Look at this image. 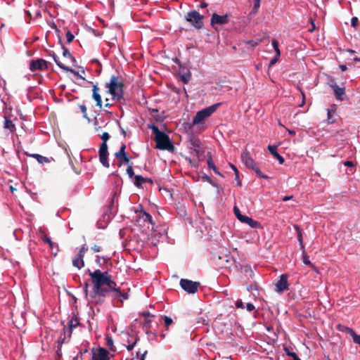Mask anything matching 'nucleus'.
Listing matches in <instances>:
<instances>
[{
	"label": "nucleus",
	"mask_w": 360,
	"mask_h": 360,
	"mask_svg": "<svg viewBox=\"0 0 360 360\" xmlns=\"http://www.w3.org/2000/svg\"><path fill=\"white\" fill-rule=\"evenodd\" d=\"M64 33L66 39L65 42L68 44L71 43L75 38V34L68 28L64 29Z\"/></svg>",
	"instance_id": "nucleus-27"
},
{
	"label": "nucleus",
	"mask_w": 360,
	"mask_h": 360,
	"mask_svg": "<svg viewBox=\"0 0 360 360\" xmlns=\"http://www.w3.org/2000/svg\"><path fill=\"white\" fill-rule=\"evenodd\" d=\"M99 160L101 163L105 167H109V162H108V145L107 142H102L99 147Z\"/></svg>",
	"instance_id": "nucleus-8"
},
{
	"label": "nucleus",
	"mask_w": 360,
	"mask_h": 360,
	"mask_svg": "<svg viewBox=\"0 0 360 360\" xmlns=\"http://www.w3.org/2000/svg\"><path fill=\"white\" fill-rule=\"evenodd\" d=\"M84 291L86 295H88V292H89V283H88V282H86L84 283Z\"/></svg>",
	"instance_id": "nucleus-63"
},
{
	"label": "nucleus",
	"mask_w": 360,
	"mask_h": 360,
	"mask_svg": "<svg viewBox=\"0 0 360 360\" xmlns=\"http://www.w3.org/2000/svg\"><path fill=\"white\" fill-rule=\"evenodd\" d=\"M185 159L191 167H198V163L200 161V160H198V159L193 160L191 158H188V157H186Z\"/></svg>",
	"instance_id": "nucleus-38"
},
{
	"label": "nucleus",
	"mask_w": 360,
	"mask_h": 360,
	"mask_svg": "<svg viewBox=\"0 0 360 360\" xmlns=\"http://www.w3.org/2000/svg\"><path fill=\"white\" fill-rule=\"evenodd\" d=\"M146 182V178L143 177L141 175H136L134 176V185L137 187H141L143 183Z\"/></svg>",
	"instance_id": "nucleus-31"
},
{
	"label": "nucleus",
	"mask_w": 360,
	"mask_h": 360,
	"mask_svg": "<svg viewBox=\"0 0 360 360\" xmlns=\"http://www.w3.org/2000/svg\"><path fill=\"white\" fill-rule=\"evenodd\" d=\"M84 256H83L81 254H77L75 257L72 260V265L77 268L78 269H81L82 267L84 266Z\"/></svg>",
	"instance_id": "nucleus-22"
},
{
	"label": "nucleus",
	"mask_w": 360,
	"mask_h": 360,
	"mask_svg": "<svg viewBox=\"0 0 360 360\" xmlns=\"http://www.w3.org/2000/svg\"><path fill=\"white\" fill-rule=\"evenodd\" d=\"M240 221L248 224L251 228H259L261 226L259 222L248 216H245Z\"/></svg>",
	"instance_id": "nucleus-25"
},
{
	"label": "nucleus",
	"mask_w": 360,
	"mask_h": 360,
	"mask_svg": "<svg viewBox=\"0 0 360 360\" xmlns=\"http://www.w3.org/2000/svg\"><path fill=\"white\" fill-rule=\"evenodd\" d=\"M127 174L129 175L130 178L133 177L134 175V169L131 165H129L127 169Z\"/></svg>",
	"instance_id": "nucleus-49"
},
{
	"label": "nucleus",
	"mask_w": 360,
	"mask_h": 360,
	"mask_svg": "<svg viewBox=\"0 0 360 360\" xmlns=\"http://www.w3.org/2000/svg\"><path fill=\"white\" fill-rule=\"evenodd\" d=\"M179 284L184 290L190 294L196 292L200 286L199 282L193 281L186 278H181Z\"/></svg>",
	"instance_id": "nucleus-6"
},
{
	"label": "nucleus",
	"mask_w": 360,
	"mask_h": 360,
	"mask_svg": "<svg viewBox=\"0 0 360 360\" xmlns=\"http://www.w3.org/2000/svg\"><path fill=\"white\" fill-rule=\"evenodd\" d=\"M191 75L190 72H188V73L181 75V79L184 84L188 83V82L191 79Z\"/></svg>",
	"instance_id": "nucleus-43"
},
{
	"label": "nucleus",
	"mask_w": 360,
	"mask_h": 360,
	"mask_svg": "<svg viewBox=\"0 0 360 360\" xmlns=\"http://www.w3.org/2000/svg\"><path fill=\"white\" fill-rule=\"evenodd\" d=\"M229 165H230V167H231V169L234 172L235 180L237 181L238 186H242V183H241V181L240 180L238 169H237V167L234 165H233L231 163H229Z\"/></svg>",
	"instance_id": "nucleus-30"
},
{
	"label": "nucleus",
	"mask_w": 360,
	"mask_h": 360,
	"mask_svg": "<svg viewBox=\"0 0 360 360\" xmlns=\"http://www.w3.org/2000/svg\"><path fill=\"white\" fill-rule=\"evenodd\" d=\"M88 250V248L86 247H85L84 245L82 246L81 248V249L79 250V251L78 252V254H81L83 256H84L85 255V252Z\"/></svg>",
	"instance_id": "nucleus-58"
},
{
	"label": "nucleus",
	"mask_w": 360,
	"mask_h": 360,
	"mask_svg": "<svg viewBox=\"0 0 360 360\" xmlns=\"http://www.w3.org/2000/svg\"><path fill=\"white\" fill-rule=\"evenodd\" d=\"M207 158H208L207 160V163L208 168L210 169H212L216 174L223 176V175L219 172L218 169L215 166V165L212 160V155L210 153H207Z\"/></svg>",
	"instance_id": "nucleus-26"
},
{
	"label": "nucleus",
	"mask_w": 360,
	"mask_h": 360,
	"mask_svg": "<svg viewBox=\"0 0 360 360\" xmlns=\"http://www.w3.org/2000/svg\"><path fill=\"white\" fill-rule=\"evenodd\" d=\"M79 108L81 110V111L83 113V117L86 119H89L88 116H87V112H86V107L85 105H79Z\"/></svg>",
	"instance_id": "nucleus-47"
},
{
	"label": "nucleus",
	"mask_w": 360,
	"mask_h": 360,
	"mask_svg": "<svg viewBox=\"0 0 360 360\" xmlns=\"http://www.w3.org/2000/svg\"><path fill=\"white\" fill-rule=\"evenodd\" d=\"M202 19L203 16L195 10L188 12L186 15V20L198 29L203 27Z\"/></svg>",
	"instance_id": "nucleus-5"
},
{
	"label": "nucleus",
	"mask_w": 360,
	"mask_h": 360,
	"mask_svg": "<svg viewBox=\"0 0 360 360\" xmlns=\"http://www.w3.org/2000/svg\"><path fill=\"white\" fill-rule=\"evenodd\" d=\"M87 272L91 277L93 290L95 292L103 290L111 292L112 298L117 300L121 304L129 298L128 293L122 292L120 288L117 287V283L112 279L108 271H101L100 269L91 271L88 269Z\"/></svg>",
	"instance_id": "nucleus-1"
},
{
	"label": "nucleus",
	"mask_w": 360,
	"mask_h": 360,
	"mask_svg": "<svg viewBox=\"0 0 360 360\" xmlns=\"http://www.w3.org/2000/svg\"><path fill=\"white\" fill-rule=\"evenodd\" d=\"M115 196H116V193H114L113 196L112 197V198L110 200V205H109L110 209H111L114 205V201H115Z\"/></svg>",
	"instance_id": "nucleus-62"
},
{
	"label": "nucleus",
	"mask_w": 360,
	"mask_h": 360,
	"mask_svg": "<svg viewBox=\"0 0 360 360\" xmlns=\"http://www.w3.org/2000/svg\"><path fill=\"white\" fill-rule=\"evenodd\" d=\"M32 156L39 163L44 164L50 162V160L48 158L42 156L41 155L33 154L32 155Z\"/></svg>",
	"instance_id": "nucleus-32"
},
{
	"label": "nucleus",
	"mask_w": 360,
	"mask_h": 360,
	"mask_svg": "<svg viewBox=\"0 0 360 360\" xmlns=\"http://www.w3.org/2000/svg\"><path fill=\"white\" fill-rule=\"evenodd\" d=\"M343 165L345 166L348 167H354V163L352 161H345V162H343Z\"/></svg>",
	"instance_id": "nucleus-61"
},
{
	"label": "nucleus",
	"mask_w": 360,
	"mask_h": 360,
	"mask_svg": "<svg viewBox=\"0 0 360 360\" xmlns=\"http://www.w3.org/2000/svg\"><path fill=\"white\" fill-rule=\"evenodd\" d=\"M200 148H196V150H191V154L193 155L196 158V159H200Z\"/></svg>",
	"instance_id": "nucleus-48"
},
{
	"label": "nucleus",
	"mask_w": 360,
	"mask_h": 360,
	"mask_svg": "<svg viewBox=\"0 0 360 360\" xmlns=\"http://www.w3.org/2000/svg\"><path fill=\"white\" fill-rule=\"evenodd\" d=\"M339 328H341L342 331H345L346 333L350 334L352 336L353 341L360 345V335H356L355 332L350 328L339 326Z\"/></svg>",
	"instance_id": "nucleus-20"
},
{
	"label": "nucleus",
	"mask_w": 360,
	"mask_h": 360,
	"mask_svg": "<svg viewBox=\"0 0 360 360\" xmlns=\"http://www.w3.org/2000/svg\"><path fill=\"white\" fill-rule=\"evenodd\" d=\"M236 307L237 308H241L243 309L245 307V305L241 300H238L236 302Z\"/></svg>",
	"instance_id": "nucleus-54"
},
{
	"label": "nucleus",
	"mask_w": 360,
	"mask_h": 360,
	"mask_svg": "<svg viewBox=\"0 0 360 360\" xmlns=\"http://www.w3.org/2000/svg\"><path fill=\"white\" fill-rule=\"evenodd\" d=\"M110 137V136L108 132H103L101 136L103 142H107L109 140Z\"/></svg>",
	"instance_id": "nucleus-51"
},
{
	"label": "nucleus",
	"mask_w": 360,
	"mask_h": 360,
	"mask_svg": "<svg viewBox=\"0 0 360 360\" xmlns=\"http://www.w3.org/2000/svg\"><path fill=\"white\" fill-rule=\"evenodd\" d=\"M91 250L95 252H98L101 250V247H100L97 245H95L93 247H91Z\"/></svg>",
	"instance_id": "nucleus-57"
},
{
	"label": "nucleus",
	"mask_w": 360,
	"mask_h": 360,
	"mask_svg": "<svg viewBox=\"0 0 360 360\" xmlns=\"http://www.w3.org/2000/svg\"><path fill=\"white\" fill-rule=\"evenodd\" d=\"M56 33H57V37L58 39V43L60 44V45H63V41L62 40V37L60 35V31L56 29Z\"/></svg>",
	"instance_id": "nucleus-56"
},
{
	"label": "nucleus",
	"mask_w": 360,
	"mask_h": 360,
	"mask_svg": "<svg viewBox=\"0 0 360 360\" xmlns=\"http://www.w3.org/2000/svg\"><path fill=\"white\" fill-rule=\"evenodd\" d=\"M252 170H254L255 172V173L257 174V175L260 177V178H262V179H269V176L267 175H265L264 174L261 170L259 169V167L257 166L255 167Z\"/></svg>",
	"instance_id": "nucleus-41"
},
{
	"label": "nucleus",
	"mask_w": 360,
	"mask_h": 360,
	"mask_svg": "<svg viewBox=\"0 0 360 360\" xmlns=\"http://www.w3.org/2000/svg\"><path fill=\"white\" fill-rule=\"evenodd\" d=\"M148 354V351L145 350L142 354L140 352H137L136 356L133 357L131 360H145V356Z\"/></svg>",
	"instance_id": "nucleus-37"
},
{
	"label": "nucleus",
	"mask_w": 360,
	"mask_h": 360,
	"mask_svg": "<svg viewBox=\"0 0 360 360\" xmlns=\"http://www.w3.org/2000/svg\"><path fill=\"white\" fill-rule=\"evenodd\" d=\"M330 86L334 91L335 96L337 100L345 101L347 98L345 88L340 87L337 84H331Z\"/></svg>",
	"instance_id": "nucleus-13"
},
{
	"label": "nucleus",
	"mask_w": 360,
	"mask_h": 360,
	"mask_svg": "<svg viewBox=\"0 0 360 360\" xmlns=\"http://www.w3.org/2000/svg\"><path fill=\"white\" fill-rule=\"evenodd\" d=\"M165 326L168 329L169 326L172 324L173 321L169 316H164Z\"/></svg>",
	"instance_id": "nucleus-45"
},
{
	"label": "nucleus",
	"mask_w": 360,
	"mask_h": 360,
	"mask_svg": "<svg viewBox=\"0 0 360 360\" xmlns=\"http://www.w3.org/2000/svg\"><path fill=\"white\" fill-rule=\"evenodd\" d=\"M202 179L204 180H205L206 181L210 183V184H212V180L211 179V178L210 176H208L207 175H205L202 177Z\"/></svg>",
	"instance_id": "nucleus-64"
},
{
	"label": "nucleus",
	"mask_w": 360,
	"mask_h": 360,
	"mask_svg": "<svg viewBox=\"0 0 360 360\" xmlns=\"http://www.w3.org/2000/svg\"><path fill=\"white\" fill-rule=\"evenodd\" d=\"M268 150L270 152V153L275 158H276L278 160V162H279L280 165L283 164V162L285 161L284 158L280 154H278V153L277 152V146H276L269 145L268 146Z\"/></svg>",
	"instance_id": "nucleus-23"
},
{
	"label": "nucleus",
	"mask_w": 360,
	"mask_h": 360,
	"mask_svg": "<svg viewBox=\"0 0 360 360\" xmlns=\"http://www.w3.org/2000/svg\"><path fill=\"white\" fill-rule=\"evenodd\" d=\"M220 105V103H215L210 107H207L198 111L193 120V124H198L207 117H210L212 113H214L217 110Z\"/></svg>",
	"instance_id": "nucleus-4"
},
{
	"label": "nucleus",
	"mask_w": 360,
	"mask_h": 360,
	"mask_svg": "<svg viewBox=\"0 0 360 360\" xmlns=\"http://www.w3.org/2000/svg\"><path fill=\"white\" fill-rule=\"evenodd\" d=\"M4 127L10 131L13 132L15 130V126L11 120L5 117Z\"/></svg>",
	"instance_id": "nucleus-29"
},
{
	"label": "nucleus",
	"mask_w": 360,
	"mask_h": 360,
	"mask_svg": "<svg viewBox=\"0 0 360 360\" xmlns=\"http://www.w3.org/2000/svg\"><path fill=\"white\" fill-rule=\"evenodd\" d=\"M295 229L297 231V240L300 243V248H301V249L304 250V247L303 245V239H302V234L301 229L297 226H295Z\"/></svg>",
	"instance_id": "nucleus-36"
},
{
	"label": "nucleus",
	"mask_w": 360,
	"mask_h": 360,
	"mask_svg": "<svg viewBox=\"0 0 360 360\" xmlns=\"http://www.w3.org/2000/svg\"><path fill=\"white\" fill-rule=\"evenodd\" d=\"M260 1L261 0H254V7H253V11L255 13H257L259 6H260Z\"/></svg>",
	"instance_id": "nucleus-50"
},
{
	"label": "nucleus",
	"mask_w": 360,
	"mask_h": 360,
	"mask_svg": "<svg viewBox=\"0 0 360 360\" xmlns=\"http://www.w3.org/2000/svg\"><path fill=\"white\" fill-rule=\"evenodd\" d=\"M333 111L331 110H328V123L333 124L335 122V120L333 118L332 115Z\"/></svg>",
	"instance_id": "nucleus-46"
},
{
	"label": "nucleus",
	"mask_w": 360,
	"mask_h": 360,
	"mask_svg": "<svg viewBox=\"0 0 360 360\" xmlns=\"http://www.w3.org/2000/svg\"><path fill=\"white\" fill-rule=\"evenodd\" d=\"M188 143V148L191 150H196V148H200V139L194 136L189 138Z\"/></svg>",
	"instance_id": "nucleus-21"
},
{
	"label": "nucleus",
	"mask_w": 360,
	"mask_h": 360,
	"mask_svg": "<svg viewBox=\"0 0 360 360\" xmlns=\"http://www.w3.org/2000/svg\"><path fill=\"white\" fill-rule=\"evenodd\" d=\"M149 129H150L153 134H155L154 140L156 143L157 148L162 150H168L169 152L174 150L175 147L166 133L160 131L155 124L150 125Z\"/></svg>",
	"instance_id": "nucleus-2"
},
{
	"label": "nucleus",
	"mask_w": 360,
	"mask_h": 360,
	"mask_svg": "<svg viewBox=\"0 0 360 360\" xmlns=\"http://www.w3.org/2000/svg\"><path fill=\"white\" fill-rule=\"evenodd\" d=\"M119 161H120V164H119V167H121L122 166V162H124L126 164H129L130 162V159L128 157L127 154H125V155H118V157H115Z\"/></svg>",
	"instance_id": "nucleus-33"
},
{
	"label": "nucleus",
	"mask_w": 360,
	"mask_h": 360,
	"mask_svg": "<svg viewBox=\"0 0 360 360\" xmlns=\"http://www.w3.org/2000/svg\"><path fill=\"white\" fill-rule=\"evenodd\" d=\"M241 271L243 273L245 274L246 276H248L250 278L254 277V272L252 269H251L250 266L245 265L241 267Z\"/></svg>",
	"instance_id": "nucleus-28"
},
{
	"label": "nucleus",
	"mask_w": 360,
	"mask_h": 360,
	"mask_svg": "<svg viewBox=\"0 0 360 360\" xmlns=\"http://www.w3.org/2000/svg\"><path fill=\"white\" fill-rule=\"evenodd\" d=\"M278 47L279 46H271V50L269 51V52H272L274 53V56L271 58H269L270 62L269 64V68H271L273 65H274L276 63V62L278 60V58L281 56V51H280Z\"/></svg>",
	"instance_id": "nucleus-17"
},
{
	"label": "nucleus",
	"mask_w": 360,
	"mask_h": 360,
	"mask_svg": "<svg viewBox=\"0 0 360 360\" xmlns=\"http://www.w3.org/2000/svg\"><path fill=\"white\" fill-rule=\"evenodd\" d=\"M139 220H143L144 222H148L150 224H153L152 216L143 210H141L139 212Z\"/></svg>",
	"instance_id": "nucleus-24"
},
{
	"label": "nucleus",
	"mask_w": 360,
	"mask_h": 360,
	"mask_svg": "<svg viewBox=\"0 0 360 360\" xmlns=\"http://www.w3.org/2000/svg\"><path fill=\"white\" fill-rule=\"evenodd\" d=\"M109 293L111 294V292L105 290L95 292L94 290H92L90 294L91 302L95 304H102L105 302L106 295Z\"/></svg>",
	"instance_id": "nucleus-9"
},
{
	"label": "nucleus",
	"mask_w": 360,
	"mask_h": 360,
	"mask_svg": "<svg viewBox=\"0 0 360 360\" xmlns=\"http://www.w3.org/2000/svg\"><path fill=\"white\" fill-rule=\"evenodd\" d=\"M62 49H63V55L65 58L69 59L72 61L75 60L74 57L72 56V54L70 53L69 50L65 46H62Z\"/></svg>",
	"instance_id": "nucleus-35"
},
{
	"label": "nucleus",
	"mask_w": 360,
	"mask_h": 360,
	"mask_svg": "<svg viewBox=\"0 0 360 360\" xmlns=\"http://www.w3.org/2000/svg\"><path fill=\"white\" fill-rule=\"evenodd\" d=\"M49 62L44 59H37V60H32L30 62L29 68L30 70L32 72L34 71H45L47 70L49 68Z\"/></svg>",
	"instance_id": "nucleus-7"
},
{
	"label": "nucleus",
	"mask_w": 360,
	"mask_h": 360,
	"mask_svg": "<svg viewBox=\"0 0 360 360\" xmlns=\"http://www.w3.org/2000/svg\"><path fill=\"white\" fill-rule=\"evenodd\" d=\"M106 345L110 347V350L115 351L113 349V340L111 337L107 336L105 338Z\"/></svg>",
	"instance_id": "nucleus-44"
},
{
	"label": "nucleus",
	"mask_w": 360,
	"mask_h": 360,
	"mask_svg": "<svg viewBox=\"0 0 360 360\" xmlns=\"http://www.w3.org/2000/svg\"><path fill=\"white\" fill-rule=\"evenodd\" d=\"M79 325V319L76 316H73L69 322V327L68 328H64L65 333H68V337L70 338L72 335V330L77 327Z\"/></svg>",
	"instance_id": "nucleus-19"
},
{
	"label": "nucleus",
	"mask_w": 360,
	"mask_h": 360,
	"mask_svg": "<svg viewBox=\"0 0 360 360\" xmlns=\"http://www.w3.org/2000/svg\"><path fill=\"white\" fill-rule=\"evenodd\" d=\"M91 360H110V353L106 349L99 347L97 353L93 352Z\"/></svg>",
	"instance_id": "nucleus-12"
},
{
	"label": "nucleus",
	"mask_w": 360,
	"mask_h": 360,
	"mask_svg": "<svg viewBox=\"0 0 360 360\" xmlns=\"http://www.w3.org/2000/svg\"><path fill=\"white\" fill-rule=\"evenodd\" d=\"M259 42H265L263 39L249 41V45H258Z\"/></svg>",
	"instance_id": "nucleus-59"
},
{
	"label": "nucleus",
	"mask_w": 360,
	"mask_h": 360,
	"mask_svg": "<svg viewBox=\"0 0 360 360\" xmlns=\"http://www.w3.org/2000/svg\"><path fill=\"white\" fill-rule=\"evenodd\" d=\"M359 19L356 17H353L351 19V26L353 27H356L358 25Z\"/></svg>",
	"instance_id": "nucleus-52"
},
{
	"label": "nucleus",
	"mask_w": 360,
	"mask_h": 360,
	"mask_svg": "<svg viewBox=\"0 0 360 360\" xmlns=\"http://www.w3.org/2000/svg\"><path fill=\"white\" fill-rule=\"evenodd\" d=\"M42 240L45 243H47L48 244L50 243L52 240L51 238L48 237L47 236L44 235L42 237Z\"/></svg>",
	"instance_id": "nucleus-60"
},
{
	"label": "nucleus",
	"mask_w": 360,
	"mask_h": 360,
	"mask_svg": "<svg viewBox=\"0 0 360 360\" xmlns=\"http://www.w3.org/2000/svg\"><path fill=\"white\" fill-rule=\"evenodd\" d=\"M255 306L252 303H248L246 305V309L249 311H252L255 309Z\"/></svg>",
	"instance_id": "nucleus-55"
},
{
	"label": "nucleus",
	"mask_w": 360,
	"mask_h": 360,
	"mask_svg": "<svg viewBox=\"0 0 360 360\" xmlns=\"http://www.w3.org/2000/svg\"><path fill=\"white\" fill-rule=\"evenodd\" d=\"M106 86L113 99L120 100L122 98L124 84L122 82H118L115 75L111 76L110 83L107 84Z\"/></svg>",
	"instance_id": "nucleus-3"
},
{
	"label": "nucleus",
	"mask_w": 360,
	"mask_h": 360,
	"mask_svg": "<svg viewBox=\"0 0 360 360\" xmlns=\"http://www.w3.org/2000/svg\"><path fill=\"white\" fill-rule=\"evenodd\" d=\"M53 58L54 59V61L56 62V63L57 64V65L58 67H60L61 69H63V70L66 71V72H70L72 73H73L75 75H76L78 78H80V79H84V78L83 77H82L81 75H79V72L75 71V70L73 69H71L69 67L65 65L63 63H62L58 56L53 53Z\"/></svg>",
	"instance_id": "nucleus-14"
},
{
	"label": "nucleus",
	"mask_w": 360,
	"mask_h": 360,
	"mask_svg": "<svg viewBox=\"0 0 360 360\" xmlns=\"http://www.w3.org/2000/svg\"><path fill=\"white\" fill-rule=\"evenodd\" d=\"M92 98L96 101V105L99 108H102L101 96L99 94V89L96 84L93 86Z\"/></svg>",
	"instance_id": "nucleus-16"
},
{
	"label": "nucleus",
	"mask_w": 360,
	"mask_h": 360,
	"mask_svg": "<svg viewBox=\"0 0 360 360\" xmlns=\"http://www.w3.org/2000/svg\"><path fill=\"white\" fill-rule=\"evenodd\" d=\"M284 350L289 356H291L293 359V360H301L292 349H290L288 347H285Z\"/></svg>",
	"instance_id": "nucleus-34"
},
{
	"label": "nucleus",
	"mask_w": 360,
	"mask_h": 360,
	"mask_svg": "<svg viewBox=\"0 0 360 360\" xmlns=\"http://www.w3.org/2000/svg\"><path fill=\"white\" fill-rule=\"evenodd\" d=\"M288 289V275L282 274L280 276V279L276 283L275 290L277 292L281 293L285 290Z\"/></svg>",
	"instance_id": "nucleus-11"
},
{
	"label": "nucleus",
	"mask_w": 360,
	"mask_h": 360,
	"mask_svg": "<svg viewBox=\"0 0 360 360\" xmlns=\"http://www.w3.org/2000/svg\"><path fill=\"white\" fill-rule=\"evenodd\" d=\"M229 15L225 14L219 15L217 13H213L210 19V25L214 27V25H222L229 22Z\"/></svg>",
	"instance_id": "nucleus-10"
},
{
	"label": "nucleus",
	"mask_w": 360,
	"mask_h": 360,
	"mask_svg": "<svg viewBox=\"0 0 360 360\" xmlns=\"http://www.w3.org/2000/svg\"><path fill=\"white\" fill-rule=\"evenodd\" d=\"M150 323L151 320L149 318H146L143 323V327L147 330L149 329Z\"/></svg>",
	"instance_id": "nucleus-53"
},
{
	"label": "nucleus",
	"mask_w": 360,
	"mask_h": 360,
	"mask_svg": "<svg viewBox=\"0 0 360 360\" xmlns=\"http://www.w3.org/2000/svg\"><path fill=\"white\" fill-rule=\"evenodd\" d=\"M126 145L124 143H122L120 146V150L115 153V157H118V155H123L127 154L126 151Z\"/></svg>",
	"instance_id": "nucleus-42"
},
{
	"label": "nucleus",
	"mask_w": 360,
	"mask_h": 360,
	"mask_svg": "<svg viewBox=\"0 0 360 360\" xmlns=\"http://www.w3.org/2000/svg\"><path fill=\"white\" fill-rule=\"evenodd\" d=\"M303 263L306 265H309L311 268H314V264L310 262L309 256L304 252L303 250V257H302Z\"/></svg>",
	"instance_id": "nucleus-39"
},
{
	"label": "nucleus",
	"mask_w": 360,
	"mask_h": 360,
	"mask_svg": "<svg viewBox=\"0 0 360 360\" xmlns=\"http://www.w3.org/2000/svg\"><path fill=\"white\" fill-rule=\"evenodd\" d=\"M233 212L237 217V219L240 221L242 219L245 217L243 215L240 211V209L237 206L233 207Z\"/></svg>",
	"instance_id": "nucleus-40"
},
{
	"label": "nucleus",
	"mask_w": 360,
	"mask_h": 360,
	"mask_svg": "<svg viewBox=\"0 0 360 360\" xmlns=\"http://www.w3.org/2000/svg\"><path fill=\"white\" fill-rule=\"evenodd\" d=\"M242 160L245 166L250 169H253L257 166L256 162L254 160L250 157L248 153H244L241 155Z\"/></svg>",
	"instance_id": "nucleus-15"
},
{
	"label": "nucleus",
	"mask_w": 360,
	"mask_h": 360,
	"mask_svg": "<svg viewBox=\"0 0 360 360\" xmlns=\"http://www.w3.org/2000/svg\"><path fill=\"white\" fill-rule=\"evenodd\" d=\"M139 340V338L137 335L129 334L127 333V342L128 343L127 346V349L128 351H131L135 347L137 341Z\"/></svg>",
	"instance_id": "nucleus-18"
}]
</instances>
